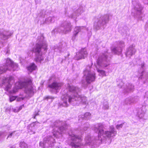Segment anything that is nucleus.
<instances>
[{
    "label": "nucleus",
    "instance_id": "nucleus-22",
    "mask_svg": "<svg viewBox=\"0 0 148 148\" xmlns=\"http://www.w3.org/2000/svg\"><path fill=\"white\" fill-rule=\"evenodd\" d=\"M30 92H32L33 93H34V92L33 89H32L31 90H30Z\"/></svg>",
    "mask_w": 148,
    "mask_h": 148
},
{
    "label": "nucleus",
    "instance_id": "nucleus-13",
    "mask_svg": "<svg viewBox=\"0 0 148 148\" xmlns=\"http://www.w3.org/2000/svg\"><path fill=\"white\" fill-rule=\"evenodd\" d=\"M21 86L19 87L18 88L15 87L13 90V92L14 93H15L16 92L18 91V89L22 88H23V87L22 86Z\"/></svg>",
    "mask_w": 148,
    "mask_h": 148
},
{
    "label": "nucleus",
    "instance_id": "nucleus-18",
    "mask_svg": "<svg viewBox=\"0 0 148 148\" xmlns=\"http://www.w3.org/2000/svg\"><path fill=\"white\" fill-rule=\"evenodd\" d=\"M102 128V129L99 130V133L100 134L102 133L103 132V126L102 125H100L99 126V128Z\"/></svg>",
    "mask_w": 148,
    "mask_h": 148
},
{
    "label": "nucleus",
    "instance_id": "nucleus-9",
    "mask_svg": "<svg viewBox=\"0 0 148 148\" xmlns=\"http://www.w3.org/2000/svg\"><path fill=\"white\" fill-rule=\"evenodd\" d=\"M111 131H106L105 134L106 135L107 137H111L112 134L114 133L115 132L114 129V127H110Z\"/></svg>",
    "mask_w": 148,
    "mask_h": 148
},
{
    "label": "nucleus",
    "instance_id": "nucleus-7",
    "mask_svg": "<svg viewBox=\"0 0 148 148\" xmlns=\"http://www.w3.org/2000/svg\"><path fill=\"white\" fill-rule=\"evenodd\" d=\"M29 85H32V79L30 78L27 79L24 82H23L21 83H19L18 84V85L19 86H22L23 87H24L25 85L28 86Z\"/></svg>",
    "mask_w": 148,
    "mask_h": 148
},
{
    "label": "nucleus",
    "instance_id": "nucleus-6",
    "mask_svg": "<svg viewBox=\"0 0 148 148\" xmlns=\"http://www.w3.org/2000/svg\"><path fill=\"white\" fill-rule=\"evenodd\" d=\"M61 86L62 85L56 82H54L51 84H49L48 87L51 89H57Z\"/></svg>",
    "mask_w": 148,
    "mask_h": 148
},
{
    "label": "nucleus",
    "instance_id": "nucleus-16",
    "mask_svg": "<svg viewBox=\"0 0 148 148\" xmlns=\"http://www.w3.org/2000/svg\"><path fill=\"white\" fill-rule=\"evenodd\" d=\"M97 71L98 72L102 74H105V71L103 70H100L98 69L97 70Z\"/></svg>",
    "mask_w": 148,
    "mask_h": 148
},
{
    "label": "nucleus",
    "instance_id": "nucleus-3",
    "mask_svg": "<svg viewBox=\"0 0 148 148\" xmlns=\"http://www.w3.org/2000/svg\"><path fill=\"white\" fill-rule=\"evenodd\" d=\"M96 78L95 74H88L86 77V81L88 84H90L91 82L95 81Z\"/></svg>",
    "mask_w": 148,
    "mask_h": 148
},
{
    "label": "nucleus",
    "instance_id": "nucleus-10",
    "mask_svg": "<svg viewBox=\"0 0 148 148\" xmlns=\"http://www.w3.org/2000/svg\"><path fill=\"white\" fill-rule=\"evenodd\" d=\"M27 68L28 70L31 72L36 69L37 66L35 65L34 63H31Z\"/></svg>",
    "mask_w": 148,
    "mask_h": 148
},
{
    "label": "nucleus",
    "instance_id": "nucleus-24",
    "mask_svg": "<svg viewBox=\"0 0 148 148\" xmlns=\"http://www.w3.org/2000/svg\"><path fill=\"white\" fill-rule=\"evenodd\" d=\"M36 122H33L32 123V124H34V125H33V126H34V124H35V123H36Z\"/></svg>",
    "mask_w": 148,
    "mask_h": 148
},
{
    "label": "nucleus",
    "instance_id": "nucleus-20",
    "mask_svg": "<svg viewBox=\"0 0 148 148\" xmlns=\"http://www.w3.org/2000/svg\"><path fill=\"white\" fill-rule=\"evenodd\" d=\"M38 115V113L35 114L33 117V118L34 119H36V116H37V115Z\"/></svg>",
    "mask_w": 148,
    "mask_h": 148
},
{
    "label": "nucleus",
    "instance_id": "nucleus-11",
    "mask_svg": "<svg viewBox=\"0 0 148 148\" xmlns=\"http://www.w3.org/2000/svg\"><path fill=\"white\" fill-rule=\"evenodd\" d=\"M41 45V49L42 48L44 49V50L46 51L47 50V45L45 43L40 44Z\"/></svg>",
    "mask_w": 148,
    "mask_h": 148
},
{
    "label": "nucleus",
    "instance_id": "nucleus-19",
    "mask_svg": "<svg viewBox=\"0 0 148 148\" xmlns=\"http://www.w3.org/2000/svg\"><path fill=\"white\" fill-rule=\"evenodd\" d=\"M102 60V58L101 57H99L98 58L97 61V64L98 65L100 63V61Z\"/></svg>",
    "mask_w": 148,
    "mask_h": 148
},
{
    "label": "nucleus",
    "instance_id": "nucleus-2",
    "mask_svg": "<svg viewBox=\"0 0 148 148\" xmlns=\"http://www.w3.org/2000/svg\"><path fill=\"white\" fill-rule=\"evenodd\" d=\"M77 139L79 140V141L75 143L73 142H71L70 143V145L72 147H73L75 148H77L82 146V144L81 143V142L82 141V139L81 137L80 136L74 135L71 137V140L72 141H76Z\"/></svg>",
    "mask_w": 148,
    "mask_h": 148
},
{
    "label": "nucleus",
    "instance_id": "nucleus-1",
    "mask_svg": "<svg viewBox=\"0 0 148 148\" xmlns=\"http://www.w3.org/2000/svg\"><path fill=\"white\" fill-rule=\"evenodd\" d=\"M14 82V77L12 76H10L3 79L2 81V84L8 88H10L12 84Z\"/></svg>",
    "mask_w": 148,
    "mask_h": 148
},
{
    "label": "nucleus",
    "instance_id": "nucleus-15",
    "mask_svg": "<svg viewBox=\"0 0 148 148\" xmlns=\"http://www.w3.org/2000/svg\"><path fill=\"white\" fill-rule=\"evenodd\" d=\"M7 70V68H5V69H0V74H1L3 73H5Z\"/></svg>",
    "mask_w": 148,
    "mask_h": 148
},
{
    "label": "nucleus",
    "instance_id": "nucleus-25",
    "mask_svg": "<svg viewBox=\"0 0 148 148\" xmlns=\"http://www.w3.org/2000/svg\"><path fill=\"white\" fill-rule=\"evenodd\" d=\"M70 99H69V101H70Z\"/></svg>",
    "mask_w": 148,
    "mask_h": 148
},
{
    "label": "nucleus",
    "instance_id": "nucleus-17",
    "mask_svg": "<svg viewBox=\"0 0 148 148\" xmlns=\"http://www.w3.org/2000/svg\"><path fill=\"white\" fill-rule=\"evenodd\" d=\"M54 98V97H50L49 96H47L46 97H44V99L45 100H47L49 99H53Z\"/></svg>",
    "mask_w": 148,
    "mask_h": 148
},
{
    "label": "nucleus",
    "instance_id": "nucleus-12",
    "mask_svg": "<svg viewBox=\"0 0 148 148\" xmlns=\"http://www.w3.org/2000/svg\"><path fill=\"white\" fill-rule=\"evenodd\" d=\"M69 91L70 92H72L75 90V87L73 86H71L69 85L68 86Z\"/></svg>",
    "mask_w": 148,
    "mask_h": 148
},
{
    "label": "nucleus",
    "instance_id": "nucleus-4",
    "mask_svg": "<svg viewBox=\"0 0 148 148\" xmlns=\"http://www.w3.org/2000/svg\"><path fill=\"white\" fill-rule=\"evenodd\" d=\"M5 66H4V67L7 68V70L8 68H13L14 67V62L10 59L7 58L6 60V62L5 63Z\"/></svg>",
    "mask_w": 148,
    "mask_h": 148
},
{
    "label": "nucleus",
    "instance_id": "nucleus-21",
    "mask_svg": "<svg viewBox=\"0 0 148 148\" xmlns=\"http://www.w3.org/2000/svg\"><path fill=\"white\" fill-rule=\"evenodd\" d=\"M112 51H113L115 52L116 51V48H114L112 49Z\"/></svg>",
    "mask_w": 148,
    "mask_h": 148
},
{
    "label": "nucleus",
    "instance_id": "nucleus-14",
    "mask_svg": "<svg viewBox=\"0 0 148 148\" xmlns=\"http://www.w3.org/2000/svg\"><path fill=\"white\" fill-rule=\"evenodd\" d=\"M17 96H12L10 97V102H11L14 100H15Z\"/></svg>",
    "mask_w": 148,
    "mask_h": 148
},
{
    "label": "nucleus",
    "instance_id": "nucleus-23",
    "mask_svg": "<svg viewBox=\"0 0 148 148\" xmlns=\"http://www.w3.org/2000/svg\"><path fill=\"white\" fill-rule=\"evenodd\" d=\"M12 133H10V135L8 136V137H9L10 136H11L12 135Z\"/></svg>",
    "mask_w": 148,
    "mask_h": 148
},
{
    "label": "nucleus",
    "instance_id": "nucleus-8",
    "mask_svg": "<svg viewBox=\"0 0 148 148\" xmlns=\"http://www.w3.org/2000/svg\"><path fill=\"white\" fill-rule=\"evenodd\" d=\"M35 55V61L36 62H39L41 63V62L44 60V58L42 56V53L36 54Z\"/></svg>",
    "mask_w": 148,
    "mask_h": 148
},
{
    "label": "nucleus",
    "instance_id": "nucleus-5",
    "mask_svg": "<svg viewBox=\"0 0 148 148\" xmlns=\"http://www.w3.org/2000/svg\"><path fill=\"white\" fill-rule=\"evenodd\" d=\"M41 45L40 44H36V47L34 48L32 51L34 52L35 55L42 53L41 52Z\"/></svg>",
    "mask_w": 148,
    "mask_h": 148
}]
</instances>
